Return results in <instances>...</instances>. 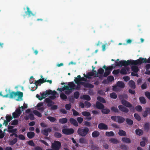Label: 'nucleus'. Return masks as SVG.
Segmentation results:
<instances>
[{"label":"nucleus","mask_w":150,"mask_h":150,"mask_svg":"<svg viewBox=\"0 0 150 150\" xmlns=\"http://www.w3.org/2000/svg\"><path fill=\"white\" fill-rule=\"evenodd\" d=\"M138 64H141L142 63H150V56L148 59L146 58H143L140 57L139 59H137Z\"/></svg>","instance_id":"7"},{"label":"nucleus","mask_w":150,"mask_h":150,"mask_svg":"<svg viewBox=\"0 0 150 150\" xmlns=\"http://www.w3.org/2000/svg\"><path fill=\"white\" fill-rule=\"evenodd\" d=\"M117 86L122 88H124L125 86L124 82L120 81H119L117 82Z\"/></svg>","instance_id":"35"},{"label":"nucleus","mask_w":150,"mask_h":150,"mask_svg":"<svg viewBox=\"0 0 150 150\" xmlns=\"http://www.w3.org/2000/svg\"><path fill=\"white\" fill-rule=\"evenodd\" d=\"M74 130L72 128H64L62 129V132L64 134L70 135L74 133Z\"/></svg>","instance_id":"8"},{"label":"nucleus","mask_w":150,"mask_h":150,"mask_svg":"<svg viewBox=\"0 0 150 150\" xmlns=\"http://www.w3.org/2000/svg\"><path fill=\"white\" fill-rule=\"evenodd\" d=\"M27 135L29 138L31 139L34 137L35 133L34 132L30 131L27 133Z\"/></svg>","instance_id":"30"},{"label":"nucleus","mask_w":150,"mask_h":150,"mask_svg":"<svg viewBox=\"0 0 150 150\" xmlns=\"http://www.w3.org/2000/svg\"><path fill=\"white\" fill-rule=\"evenodd\" d=\"M74 81L75 83L77 84H81L82 85V84L81 83L83 82L81 81V76L80 75H78L77 77H75Z\"/></svg>","instance_id":"16"},{"label":"nucleus","mask_w":150,"mask_h":150,"mask_svg":"<svg viewBox=\"0 0 150 150\" xmlns=\"http://www.w3.org/2000/svg\"><path fill=\"white\" fill-rule=\"evenodd\" d=\"M46 95L47 96L52 94V95H55L57 93V92L55 91H52L51 90H48L46 91Z\"/></svg>","instance_id":"25"},{"label":"nucleus","mask_w":150,"mask_h":150,"mask_svg":"<svg viewBox=\"0 0 150 150\" xmlns=\"http://www.w3.org/2000/svg\"><path fill=\"white\" fill-rule=\"evenodd\" d=\"M47 119L49 120L51 122H55L56 120L55 118L52 116H48L47 117Z\"/></svg>","instance_id":"52"},{"label":"nucleus","mask_w":150,"mask_h":150,"mask_svg":"<svg viewBox=\"0 0 150 150\" xmlns=\"http://www.w3.org/2000/svg\"><path fill=\"white\" fill-rule=\"evenodd\" d=\"M139 100L141 103L142 104H145L146 103V100L144 97H141L139 98Z\"/></svg>","instance_id":"43"},{"label":"nucleus","mask_w":150,"mask_h":150,"mask_svg":"<svg viewBox=\"0 0 150 150\" xmlns=\"http://www.w3.org/2000/svg\"><path fill=\"white\" fill-rule=\"evenodd\" d=\"M121 64V67H126L128 65H137V59L136 60H128L127 61L124 60H121L120 61Z\"/></svg>","instance_id":"1"},{"label":"nucleus","mask_w":150,"mask_h":150,"mask_svg":"<svg viewBox=\"0 0 150 150\" xmlns=\"http://www.w3.org/2000/svg\"><path fill=\"white\" fill-rule=\"evenodd\" d=\"M70 122L75 127H78V123L76 120L74 118H70L69 119Z\"/></svg>","instance_id":"19"},{"label":"nucleus","mask_w":150,"mask_h":150,"mask_svg":"<svg viewBox=\"0 0 150 150\" xmlns=\"http://www.w3.org/2000/svg\"><path fill=\"white\" fill-rule=\"evenodd\" d=\"M105 135L108 137H111L114 136L115 134L113 131H107Z\"/></svg>","instance_id":"45"},{"label":"nucleus","mask_w":150,"mask_h":150,"mask_svg":"<svg viewBox=\"0 0 150 150\" xmlns=\"http://www.w3.org/2000/svg\"><path fill=\"white\" fill-rule=\"evenodd\" d=\"M109 141L111 143H113L114 144H117L119 142V141L116 139L111 138L109 140Z\"/></svg>","instance_id":"32"},{"label":"nucleus","mask_w":150,"mask_h":150,"mask_svg":"<svg viewBox=\"0 0 150 150\" xmlns=\"http://www.w3.org/2000/svg\"><path fill=\"white\" fill-rule=\"evenodd\" d=\"M18 124V120H14L12 121L11 125L12 126H16Z\"/></svg>","instance_id":"56"},{"label":"nucleus","mask_w":150,"mask_h":150,"mask_svg":"<svg viewBox=\"0 0 150 150\" xmlns=\"http://www.w3.org/2000/svg\"><path fill=\"white\" fill-rule=\"evenodd\" d=\"M135 109L137 111L141 112L142 110V107L140 105H137L135 107Z\"/></svg>","instance_id":"48"},{"label":"nucleus","mask_w":150,"mask_h":150,"mask_svg":"<svg viewBox=\"0 0 150 150\" xmlns=\"http://www.w3.org/2000/svg\"><path fill=\"white\" fill-rule=\"evenodd\" d=\"M68 85L69 88H70V89H71V90H73V89H75V87H76V85L74 83V82H69L68 84Z\"/></svg>","instance_id":"34"},{"label":"nucleus","mask_w":150,"mask_h":150,"mask_svg":"<svg viewBox=\"0 0 150 150\" xmlns=\"http://www.w3.org/2000/svg\"><path fill=\"white\" fill-rule=\"evenodd\" d=\"M98 128L101 130H107L108 129V126L107 125L103 123H101L98 124Z\"/></svg>","instance_id":"11"},{"label":"nucleus","mask_w":150,"mask_h":150,"mask_svg":"<svg viewBox=\"0 0 150 150\" xmlns=\"http://www.w3.org/2000/svg\"><path fill=\"white\" fill-rule=\"evenodd\" d=\"M6 120L9 122L13 119V117L11 115H6Z\"/></svg>","instance_id":"60"},{"label":"nucleus","mask_w":150,"mask_h":150,"mask_svg":"<svg viewBox=\"0 0 150 150\" xmlns=\"http://www.w3.org/2000/svg\"><path fill=\"white\" fill-rule=\"evenodd\" d=\"M52 131L51 128H45L41 131V133L43 135L46 136L49 135L48 133Z\"/></svg>","instance_id":"13"},{"label":"nucleus","mask_w":150,"mask_h":150,"mask_svg":"<svg viewBox=\"0 0 150 150\" xmlns=\"http://www.w3.org/2000/svg\"><path fill=\"white\" fill-rule=\"evenodd\" d=\"M129 69L128 68H126V69L125 68H122L121 69L120 71V72L122 74H127L126 70H128Z\"/></svg>","instance_id":"36"},{"label":"nucleus","mask_w":150,"mask_h":150,"mask_svg":"<svg viewBox=\"0 0 150 150\" xmlns=\"http://www.w3.org/2000/svg\"><path fill=\"white\" fill-rule=\"evenodd\" d=\"M148 114L150 115V108H146L145 110L142 112V115L144 117H147Z\"/></svg>","instance_id":"18"},{"label":"nucleus","mask_w":150,"mask_h":150,"mask_svg":"<svg viewBox=\"0 0 150 150\" xmlns=\"http://www.w3.org/2000/svg\"><path fill=\"white\" fill-rule=\"evenodd\" d=\"M144 128L145 132H148L150 128V125L149 123L146 122L144 125Z\"/></svg>","instance_id":"26"},{"label":"nucleus","mask_w":150,"mask_h":150,"mask_svg":"<svg viewBox=\"0 0 150 150\" xmlns=\"http://www.w3.org/2000/svg\"><path fill=\"white\" fill-rule=\"evenodd\" d=\"M54 136L57 138H60L62 137V134L59 132H55L54 134Z\"/></svg>","instance_id":"42"},{"label":"nucleus","mask_w":150,"mask_h":150,"mask_svg":"<svg viewBox=\"0 0 150 150\" xmlns=\"http://www.w3.org/2000/svg\"><path fill=\"white\" fill-rule=\"evenodd\" d=\"M81 83L82 84V85L84 87L86 88H93L94 86L92 84H90V83H86L84 82H82Z\"/></svg>","instance_id":"21"},{"label":"nucleus","mask_w":150,"mask_h":150,"mask_svg":"<svg viewBox=\"0 0 150 150\" xmlns=\"http://www.w3.org/2000/svg\"><path fill=\"white\" fill-rule=\"evenodd\" d=\"M122 141L125 143H131V140L127 137H123L121 139Z\"/></svg>","instance_id":"27"},{"label":"nucleus","mask_w":150,"mask_h":150,"mask_svg":"<svg viewBox=\"0 0 150 150\" xmlns=\"http://www.w3.org/2000/svg\"><path fill=\"white\" fill-rule=\"evenodd\" d=\"M60 97L63 100H66L67 98V96L63 93H62L60 94Z\"/></svg>","instance_id":"62"},{"label":"nucleus","mask_w":150,"mask_h":150,"mask_svg":"<svg viewBox=\"0 0 150 150\" xmlns=\"http://www.w3.org/2000/svg\"><path fill=\"white\" fill-rule=\"evenodd\" d=\"M131 69L134 72H137L139 71L138 67L136 65H133L131 67Z\"/></svg>","instance_id":"44"},{"label":"nucleus","mask_w":150,"mask_h":150,"mask_svg":"<svg viewBox=\"0 0 150 150\" xmlns=\"http://www.w3.org/2000/svg\"><path fill=\"white\" fill-rule=\"evenodd\" d=\"M83 99L87 100H90L91 99V98L88 95H84L82 96Z\"/></svg>","instance_id":"49"},{"label":"nucleus","mask_w":150,"mask_h":150,"mask_svg":"<svg viewBox=\"0 0 150 150\" xmlns=\"http://www.w3.org/2000/svg\"><path fill=\"white\" fill-rule=\"evenodd\" d=\"M104 72V70L102 68H100L98 70V72L95 74L94 77H96L98 76V74H103Z\"/></svg>","instance_id":"29"},{"label":"nucleus","mask_w":150,"mask_h":150,"mask_svg":"<svg viewBox=\"0 0 150 150\" xmlns=\"http://www.w3.org/2000/svg\"><path fill=\"white\" fill-rule=\"evenodd\" d=\"M71 103L67 104L65 105V108L66 110H69L71 108Z\"/></svg>","instance_id":"61"},{"label":"nucleus","mask_w":150,"mask_h":150,"mask_svg":"<svg viewBox=\"0 0 150 150\" xmlns=\"http://www.w3.org/2000/svg\"><path fill=\"white\" fill-rule=\"evenodd\" d=\"M80 93L79 92L76 91L74 93V97L76 99H77L79 96Z\"/></svg>","instance_id":"59"},{"label":"nucleus","mask_w":150,"mask_h":150,"mask_svg":"<svg viewBox=\"0 0 150 150\" xmlns=\"http://www.w3.org/2000/svg\"><path fill=\"white\" fill-rule=\"evenodd\" d=\"M110 96L112 98L115 99L117 98V95L115 93L113 92L110 94Z\"/></svg>","instance_id":"53"},{"label":"nucleus","mask_w":150,"mask_h":150,"mask_svg":"<svg viewBox=\"0 0 150 150\" xmlns=\"http://www.w3.org/2000/svg\"><path fill=\"white\" fill-rule=\"evenodd\" d=\"M61 144L60 142L57 141H54L52 143V148L54 150H59L61 148Z\"/></svg>","instance_id":"5"},{"label":"nucleus","mask_w":150,"mask_h":150,"mask_svg":"<svg viewBox=\"0 0 150 150\" xmlns=\"http://www.w3.org/2000/svg\"><path fill=\"white\" fill-rule=\"evenodd\" d=\"M21 107L19 106L18 107V108L16 110L15 112H16V113H18V114L19 115H21L22 112L21 111Z\"/></svg>","instance_id":"63"},{"label":"nucleus","mask_w":150,"mask_h":150,"mask_svg":"<svg viewBox=\"0 0 150 150\" xmlns=\"http://www.w3.org/2000/svg\"><path fill=\"white\" fill-rule=\"evenodd\" d=\"M103 68L105 69V71L103 74V76L106 77L109 75L111 71L114 69L113 66H108L107 67L105 65H104L103 67Z\"/></svg>","instance_id":"3"},{"label":"nucleus","mask_w":150,"mask_h":150,"mask_svg":"<svg viewBox=\"0 0 150 150\" xmlns=\"http://www.w3.org/2000/svg\"><path fill=\"white\" fill-rule=\"evenodd\" d=\"M14 127L12 125H8L7 131L9 133H15L16 132L17 129L16 128L13 129Z\"/></svg>","instance_id":"12"},{"label":"nucleus","mask_w":150,"mask_h":150,"mask_svg":"<svg viewBox=\"0 0 150 150\" xmlns=\"http://www.w3.org/2000/svg\"><path fill=\"white\" fill-rule=\"evenodd\" d=\"M125 121L126 123L130 126L132 125L133 123V121L130 118H126L125 119Z\"/></svg>","instance_id":"40"},{"label":"nucleus","mask_w":150,"mask_h":150,"mask_svg":"<svg viewBox=\"0 0 150 150\" xmlns=\"http://www.w3.org/2000/svg\"><path fill=\"white\" fill-rule=\"evenodd\" d=\"M119 110L121 111L127 113L129 112V110L126 108V107L122 105H120L118 106Z\"/></svg>","instance_id":"14"},{"label":"nucleus","mask_w":150,"mask_h":150,"mask_svg":"<svg viewBox=\"0 0 150 150\" xmlns=\"http://www.w3.org/2000/svg\"><path fill=\"white\" fill-rule=\"evenodd\" d=\"M97 100L103 103H106V101L105 100L103 97L100 96H98L97 97Z\"/></svg>","instance_id":"47"},{"label":"nucleus","mask_w":150,"mask_h":150,"mask_svg":"<svg viewBox=\"0 0 150 150\" xmlns=\"http://www.w3.org/2000/svg\"><path fill=\"white\" fill-rule=\"evenodd\" d=\"M128 84L130 87L133 89H134L136 87L135 83L134 81L131 80L129 81Z\"/></svg>","instance_id":"24"},{"label":"nucleus","mask_w":150,"mask_h":150,"mask_svg":"<svg viewBox=\"0 0 150 150\" xmlns=\"http://www.w3.org/2000/svg\"><path fill=\"white\" fill-rule=\"evenodd\" d=\"M79 142L80 143H82V144H86V143H87V141L86 139L83 138H80Z\"/></svg>","instance_id":"46"},{"label":"nucleus","mask_w":150,"mask_h":150,"mask_svg":"<svg viewBox=\"0 0 150 150\" xmlns=\"http://www.w3.org/2000/svg\"><path fill=\"white\" fill-rule=\"evenodd\" d=\"M135 132L136 134L139 136L142 135L143 134V131L139 129H137L136 130Z\"/></svg>","instance_id":"37"},{"label":"nucleus","mask_w":150,"mask_h":150,"mask_svg":"<svg viewBox=\"0 0 150 150\" xmlns=\"http://www.w3.org/2000/svg\"><path fill=\"white\" fill-rule=\"evenodd\" d=\"M95 73L93 72H88L86 75L84 74V77L86 78H88V79H90L91 78V76H93L94 75Z\"/></svg>","instance_id":"33"},{"label":"nucleus","mask_w":150,"mask_h":150,"mask_svg":"<svg viewBox=\"0 0 150 150\" xmlns=\"http://www.w3.org/2000/svg\"><path fill=\"white\" fill-rule=\"evenodd\" d=\"M89 131V129L87 127L79 128L78 129L77 133L80 136L85 137L88 133Z\"/></svg>","instance_id":"2"},{"label":"nucleus","mask_w":150,"mask_h":150,"mask_svg":"<svg viewBox=\"0 0 150 150\" xmlns=\"http://www.w3.org/2000/svg\"><path fill=\"white\" fill-rule=\"evenodd\" d=\"M27 11H25V13L26 14L28 15L29 17L30 16H35V14H34L30 10V8L28 6L26 7Z\"/></svg>","instance_id":"23"},{"label":"nucleus","mask_w":150,"mask_h":150,"mask_svg":"<svg viewBox=\"0 0 150 150\" xmlns=\"http://www.w3.org/2000/svg\"><path fill=\"white\" fill-rule=\"evenodd\" d=\"M59 122L61 124H64L67 122L68 120L66 118H60L59 120Z\"/></svg>","instance_id":"38"},{"label":"nucleus","mask_w":150,"mask_h":150,"mask_svg":"<svg viewBox=\"0 0 150 150\" xmlns=\"http://www.w3.org/2000/svg\"><path fill=\"white\" fill-rule=\"evenodd\" d=\"M100 134V133L98 131L95 130L92 132L91 135L93 137L95 138V137H98L99 136Z\"/></svg>","instance_id":"31"},{"label":"nucleus","mask_w":150,"mask_h":150,"mask_svg":"<svg viewBox=\"0 0 150 150\" xmlns=\"http://www.w3.org/2000/svg\"><path fill=\"white\" fill-rule=\"evenodd\" d=\"M111 109L112 111L116 113H118L119 111L116 107H111Z\"/></svg>","instance_id":"55"},{"label":"nucleus","mask_w":150,"mask_h":150,"mask_svg":"<svg viewBox=\"0 0 150 150\" xmlns=\"http://www.w3.org/2000/svg\"><path fill=\"white\" fill-rule=\"evenodd\" d=\"M33 113L35 115L38 116V117H41L42 116V115L41 113L37 110H34L33 111Z\"/></svg>","instance_id":"51"},{"label":"nucleus","mask_w":150,"mask_h":150,"mask_svg":"<svg viewBox=\"0 0 150 150\" xmlns=\"http://www.w3.org/2000/svg\"><path fill=\"white\" fill-rule=\"evenodd\" d=\"M17 95L16 92L12 91L10 93V95L9 96V98H13L16 96Z\"/></svg>","instance_id":"41"},{"label":"nucleus","mask_w":150,"mask_h":150,"mask_svg":"<svg viewBox=\"0 0 150 150\" xmlns=\"http://www.w3.org/2000/svg\"><path fill=\"white\" fill-rule=\"evenodd\" d=\"M121 103L123 105L128 108H131L130 110L132 111H135V108L134 106H132V105L129 101L125 100H122L121 101Z\"/></svg>","instance_id":"6"},{"label":"nucleus","mask_w":150,"mask_h":150,"mask_svg":"<svg viewBox=\"0 0 150 150\" xmlns=\"http://www.w3.org/2000/svg\"><path fill=\"white\" fill-rule=\"evenodd\" d=\"M17 139L16 138H14L13 140L10 142V145H13L16 143L17 142Z\"/></svg>","instance_id":"54"},{"label":"nucleus","mask_w":150,"mask_h":150,"mask_svg":"<svg viewBox=\"0 0 150 150\" xmlns=\"http://www.w3.org/2000/svg\"><path fill=\"white\" fill-rule=\"evenodd\" d=\"M40 94L41 95V96L38 94H37L36 95V97L39 100H41L47 97V94L46 91L43 92L42 93H40Z\"/></svg>","instance_id":"10"},{"label":"nucleus","mask_w":150,"mask_h":150,"mask_svg":"<svg viewBox=\"0 0 150 150\" xmlns=\"http://www.w3.org/2000/svg\"><path fill=\"white\" fill-rule=\"evenodd\" d=\"M17 93V96H18V98L16 99V100L17 101H19L20 100H22V97H23V93L22 92H21L20 91H17L16 92Z\"/></svg>","instance_id":"20"},{"label":"nucleus","mask_w":150,"mask_h":150,"mask_svg":"<svg viewBox=\"0 0 150 150\" xmlns=\"http://www.w3.org/2000/svg\"><path fill=\"white\" fill-rule=\"evenodd\" d=\"M118 134L120 136H126V133L125 131L122 129H120L119 130V132L118 133Z\"/></svg>","instance_id":"39"},{"label":"nucleus","mask_w":150,"mask_h":150,"mask_svg":"<svg viewBox=\"0 0 150 150\" xmlns=\"http://www.w3.org/2000/svg\"><path fill=\"white\" fill-rule=\"evenodd\" d=\"M96 107L97 108L100 110H102V109L104 108V105L98 101H97L96 103Z\"/></svg>","instance_id":"17"},{"label":"nucleus","mask_w":150,"mask_h":150,"mask_svg":"<svg viewBox=\"0 0 150 150\" xmlns=\"http://www.w3.org/2000/svg\"><path fill=\"white\" fill-rule=\"evenodd\" d=\"M101 111L104 114H108V113L110 112V110L108 108L104 109V108L102 109Z\"/></svg>","instance_id":"50"},{"label":"nucleus","mask_w":150,"mask_h":150,"mask_svg":"<svg viewBox=\"0 0 150 150\" xmlns=\"http://www.w3.org/2000/svg\"><path fill=\"white\" fill-rule=\"evenodd\" d=\"M45 101L47 104V106L48 107L52 106L54 104V103L48 98H46L45 99Z\"/></svg>","instance_id":"15"},{"label":"nucleus","mask_w":150,"mask_h":150,"mask_svg":"<svg viewBox=\"0 0 150 150\" xmlns=\"http://www.w3.org/2000/svg\"><path fill=\"white\" fill-rule=\"evenodd\" d=\"M40 77L42 78L41 79H40V80L37 81H35V83L36 84H37L38 85H40V84H42V83H43L44 82H46V79L45 80L44 79H43L42 78V76L41 75L40 76Z\"/></svg>","instance_id":"22"},{"label":"nucleus","mask_w":150,"mask_h":150,"mask_svg":"<svg viewBox=\"0 0 150 150\" xmlns=\"http://www.w3.org/2000/svg\"><path fill=\"white\" fill-rule=\"evenodd\" d=\"M111 119L115 122H117L119 123H122L125 121V119L120 116H112L111 117Z\"/></svg>","instance_id":"4"},{"label":"nucleus","mask_w":150,"mask_h":150,"mask_svg":"<svg viewBox=\"0 0 150 150\" xmlns=\"http://www.w3.org/2000/svg\"><path fill=\"white\" fill-rule=\"evenodd\" d=\"M134 116L136 119L138 121H140L141 119L140 116L137 113H134Z\"/></svg>","instance_id":"57"},{"label":"nucleus","mask_w":150,"mask_h":150,"mask_svg":"<svg viewBox=\"0 0 150 150\" xmlns=\"http://www.w3.org/2000/svg\"><path fill=\"white\" fill-rule=\"evenodd\" d=\"M128 96L125 93H124L122 94L119 95H118V98H119V99L120 100H124V99H127L128 98Z\"/></svg>","instance_id":"28"},{"label":"nucleus","mask_w":150,"mask_h":150,"mask_svg":"<svg viewBox=\"0 0 150 150\" xmlns=\"http://www.w3.org/2000/svg\"><path fill=\"white\" fill-rule=\"evenodd\" d=\"M120 147L121 149L124 150H127L128 149V147L127 146L124 144H121Z\"/></svg>","instance_id":"64"},{"label":"nucleus","mask_w":150,"mask_h":150,"mask_svg":"<svg viewBox=\"0 0 150 150\" xmlns=\"http://www.w3.org/2000/svg\"><path fill=\"white\" fill-rule=\"evenodd\" d=\"M84 125L87 127H91L92 126V123L89 122L88 121H84L83 122Z\"/></svg>","instance_id":"58"},{"label":"nucleus","mask_w":150,"mask_h":150,"mask_svg":"<svg viewBox=\"0 0 150 150\" xmlns=\"http://www.w3.org/2000/svg\"><path fill=\"white\" fill-rule=\"evenodd\" d=\"M82 115L86 117V118L87 120H90L92 119L91 113L88 111H83L81 112Z\"/></svg>","instance_id":"9"}]
</instances>
